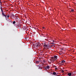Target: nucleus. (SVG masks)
<instances>
[{
    "label": "nucleus",
    "instance_id": "f257e3e1",
    "mask_svg": "<svg viewBox=\"0 0 76 76\" xmlns=\"http://www.w3.org/2000/svg\"><path fill=\"white\" fill-rule=\"evenodd\" d=\"M36 47H39L41 45V44L39 42H38L36 43L35 44Z\"/></svg>",
    "mask_w": 76,
    "mask_h": 76
},
{
    "label": "nucleus",
    "instance_id": "f03ea898",
    "mask_svg": "<svg viewBox=\"0 0 76 76\" xmlns=\"http://www.w3.org/2000/svg\"><path fill=\"white\" fill-rule=\"evenodd\" d=\"M55 60V59L53 58V57L51 58L50 59V61H51V62H54Z\"/></svg>",
    "mask_w": 76,
    "mask_h": 76
},
{
    "label": "nucleus",
    "instance_id": "7ed1b4c3",
    "mask_svg": "<svg viewBox=\"0 0 76 76\" xmlns=\"http://www.w3.org/2000/svg\"><path fill=\"white\" fill-rule=\"evenodd\" d=\"M53 57L54 58V59L55 60H57V56H54V57Z\"/></svg>",
    "mask_w": 76,
    "mask_h": 76
},
{
    "label": "nucleus",
    "instance_id": "20e7f679",
    "mask_svg": "<svg viewBox=\"0 0 76 76\" xmlns=\"http://www.w3.org/2000/svg\"><path fill=\"white\" fill-rule=\"evenodd\" d=\"M60 63L61 64H63V63H65V61L63 60L61 61Z\"/></svg>",
    "mask_w": 76,
    "mask_h": 76
},
{
    "label": "nucleus",
    "instance_id": "39448f33",
    "mask_svg": "<svg viewBox=\"0 0 76 76\" xmlns=\"http://www.w3.org/2000/svg\"><path fill=\"white\" fill-rule=\"evenodd\" d=\"M39 61H35L36 64H39Z\"/></svg>",
    "mask_w": 76,
    "mask_h": 76
},
{
    "label": "nucleus",
    "instance_id": "423d86ee",
    "mask_svg": "<svg viewBox=\"0 0 76 76\" xmlns=\"http://www.w3.org/2000/svg\"><path fill=\"white\" fill-rule=\"evenodd\" d=\"M12 16L13 18H15V15L13 14H12Z\"/></svg>",
    "mask_w": 76,
    "mask_h": 76
},
{
    "label": "nucleus",
    "instance_id": "0eeeda50",
    "mask_svg": "<svg viewBox=\"0 0 76 76\" xmlns=\"http://www.w3.org/2000/svg\"><path fill=\"white\" fill-rule=\"evenodd\" d=\"M68 76H71L72 75V73H71V72H70V73H68Z\"/></svg>",
    "mask_w": 76,
    "mask_h": 76
},
{
    "label": "nucleus",
    "instance_id": "6e6552de",
    "mask_svg": "<svg viewBox=\"0 0 76 76\" xmlns=\"http://www.w3.org/2000/svg\"><path fill=\"white\" fill-rule=\"evenodd\" d=\"M44 47H49L48 45H47V44L46 45H44Z\"/></svg>",
    "mask_w": 76,
    "mask_h": 76
},
{
    "label": "nucleus",
    "instance_id": "1a4fd4ad",
    "mask_svg": "<svg viewBox=\"0 0 76 76\" xmlns=\"http://www.w3.org/2000/svg\"><path fill=\"white\" fill-rule=\"evenodd\" d=\"M2 15H3V16H4L5 17H6V15L4 14V13H2Z\"/></svg>",
    "mask_w": 76,
    "mask_h": 76
},
{
    "label": "nucleus",
    "instance_id": "9d476101",
    "mask_svg": "<svg viewBox=\"0 0 76 76\" xmlns=\"http://www.w3.org/2000/svg\"><path fill=\"white\" fill-rule=\"evenodd\" d=\"M46 68L48 69H49L50 68V66H47Z\"/></svg>",
    "mask_w": 76,
    "mask_h": 76
},
{
    "label": "nucleus",
    "instance_id": "9b49d317",
    "mask_svg": "<svg viewBox=\"0 0 76 76\" xmlns=\"http://www.w3.org/2000/svg\"><path fill=\"white\" fill-rule=\"evenodd\" d=\"M53 75H56V72H53Z\"/></svg>",
    "mask_w": 76,
    "mask_h": 76
},
{
    "label": "nucleus",
    "instance_id": "f8f14e48",
    "mask_svg": "<svg viewBox=\"0 0 76 76\" xmlns=\"http://www.w3.org/2000/svg\"><path fill=\"white\" fill-rule=\"evenodd\" d=\"M7 17L8 18H9V14H7Z\"/></svg>",
    "mask_w": 76,
    "mask_h": 76
},
{
    "label": "nucleus",
    "instance_id": "ddd939ff",
    "mask_svg": "<svg viewBox=\"0 0 76 76\" xmlns=\"http://www.w3.org/2000/svg\"><path fill=\"white\" fill-rule=\"evenodd\" d=\"M71 12H74V10H73V9H72L71 10Z\"/></svg>",
    "mask_w": 76,
    "mask_h": 76
},
{
    "label": "nucleus",
    "instance_id": "4468645a",
    "mask_svg": "<svg viewBox=\"0 0 76 76\" xmlns=\"http://www.w3.org/2000/svg\"><path fill=\"white\" fill-rule=\"evenodd\" d=\"M15 23H16V22L15 21H14L13 22V24H15Z\"/></svg>",
    "mask_w": 76,
    "mask_h": 76
},
{
    "label": "nucleus",
    "instance_id": "2eb2a0df",
    "mask_svg": "<svg viewBox=\"0 0 76 76\" xmlns=\"http://www.w3.org/2000/svg\"><path fill=\"white\" fill-rule=\"evenodd\" d=\"M47 44V42H46L45 43H44V45H46Z\"/></svg>",
    "mask_w": 76,
    "mask_h": 76
},
{
    "label": "nucleus",
    "instance_id": "dca6fc26",
    "mask_svg": "<svg viewBox=\"0 0 76 76\" xmlns=\"http://www.w3.org/2000/svg\"><path fill=\"white\" fill-rule=\"evenodd\" d=\"M10 18H12V14L10 15Z\"/></svg>",
    "mask_w": 76,
    "mask_h": 76
},
{
    "label": "nucleus",
    "instance_id": "f3484780",
    "mask_svg": "<svg viewBox=\"0 0 76 76\" xmlns=\"http://www.w3.org/2000/svg\"><path fill=\"white\" fill-rule=\"evenodd\" d=\"M43 63H45V61L44 60H43Z\"/></svg>",
    "mask_w": 76,
    "mask_h": 76
},
{
    "label": "nucleus",
    "instance_id": "a211bd4d",
    "mask_svg": "<svg viewBox=\"0 0 76 76\" xmlns=\"http://www.w3.org/2000/svg\"><path fill=\"white\" fill-rule=\"evenodd\" d=\"M71 73L72 74L71 75H74V74L73 73V72H71Z\"/></svg>",
    "mask_w": 76,
    "mask_h": 76
},
{
    "label": "nucleus",
    "instance_id": "6ab92c4d",
    "mask_svg": "<svg viewBox=\"0 0 76 76\" xmlns=\"http://www.w3.org/2000/svg\"><path fill=\"white\" fill-rule=\"evenodd\" d=\"M41 35H42V37H45V36H44V34H42Z\"/></svg>",
    "mask_w": 76,
    "mask_h": 76
},
{
    "label": "nucleus",
    "instance_id": "aec40b11",
    "mask_svg": "<svg viewBox=\"0 0 76 76\" xmlns=\"http://www.w3.org/2000/svg\"><path fill=\"white\" fill-rule=\"evenodd\" d=\"M0 9L1 10H2V7H1Z\"/></svg>",
    "mask_w": 76,
    "mask_h": 76
},
{
    "label": "nucleus",
    "instance_id": "412c9836",
    "mask_svg": "<svg viewBox=\"0 0 76 76\" xmlns=\"http://www.w3.org/2000/svg\"><path fill=\"white\" fill-rule=\"evenodd\" d=\"M1 12L2 13H4L3 11V10H1Z\"/></svg>",
    "mask_w": 76,
    "mask_h": 76
},
{
    "label": "nucleus",
    "instance_id": "4be33fe9",
    "mask_svg": "<svg viewBox=\"0 0 76 76\" xmlns=\"http://www.w3.org/2000/svg\"><path fill=\"white\" fill-rule=\"evenodd\" d=\"M45 69H46V70H47V67H45Z\"/></svg>",
    "mask_w": 76,
    "mask_h": 76
},
{
    "label": "nucleus",
    "instance_id": "5701e85b",
    "mask_svg": "<svg viewBox=\"0 0 76 76\" xmlns=\"http://www.w3.org/2000/svg\"><path fill=\"white\" fill-rule=\"evenodd\" d=\"M51 44H53L54 43H53V42H52V43H51Z\"/></svg>",
    "mask_w": 76,
    "mask_h": 76
},
{
    "label": "nucleus",
    "instance_id": "b1692460",
    "mask_svg": "<svg viewBox=\"0 0 76 76\" xmlns=\"http://www.w3.org/2000/svg\"><path fill=\"white\" fill-rule=\"evenodd\" d=\"M16 19H18V17L15 18Z\"/></svg>",
    "mask_w": 76,
    "mask_h": 76
},
{
    "label": "nucleus",
    "instance_id": "393cba45",
    "mask_svg": "<svg viewBox=\"0 0 76 76\" xmlns=\"http://www.w3.org/2000/svg\"><path fill=\"white\" fill-rule=\"evenodd\" d=\"M53 45H52V46H51V47H53Z\"/></svg>",
    "mask_w": 76,
    "mask_h": 76
},
{
    "label": "nucleus",
    "instance_id": "a878e982",
    "mask_svg": "<svg viewBox=\"0 0 76 76\" xmlns=\"http://www.w3.org/2000/svg\"><path fill=\"white\" fill-rule=\"evenodd\" d=\"M0 3H1V0H0Z\"/></svg>",
    "mask_w": 76,
    "mask_h": 76
},
{
    "label": "nucleus",
    "instance_id": "bb28decb",
    "mask_svg": "<svg viewBox=\"0 0 76 76\" xmlns=\"http://www.w3.org/2000/svg\"><path fill=\"white\" fill-rule=\"evenodd\" d=\"M61 50H63V49H61Z\"/></svg>",
    "mask_w": 76,
    "mask_h": 76
},
{
    "label": "nucleus",
    "instance_id": "cd10ccee",
    "mask_svg": "<svg viewBox=\"0 0 76 76\" xmlns=\"http://www.w3.org/2000/svg\"><path fill=\"white\" fill-rule=\"evenodd\" d=\"M44 28H45L43 27V29H44Z\"/></svg>",
    "mask_w": 76,
    "mask_h": 76
},
{
    "label": "nucleus",
    "instance_id": "c85d7f7f",
    "mask_svg": "<svg viewBox=\"0 0 76 76\" xmlns=\"http://www.w3.org/2000/svg\"><path fill=\"white\" fill-rule=\"evenodd\" d=\"M39 66H40V64H39Z\"/></svg>",
    "mask_w": 76,
    "mask_h": 76
},
{
    "label": "nucleus",
    "instance_id": "c756f323",
    "mask_svg": "<svg viewBox=\"0 0 76 76\" xmlns=\"http://www.w3.org/2000/svg\"><path fill=\"white\" fill-rule=\"evenodd\" d=\"M62 72L64 73V72L62 71Z\"/></svg>",
    "mask_w": 76,
    "mask_h": 76
},
{
    "label": "nucleus",
    "instance_id": "7c9ffc66",
    "mask_svg": "<svg viewBox=\"0 0 76 76\" xmlns=\"http://www.w3.org/2000/svg\"><path fill=\"white\" fill-rule=\"evenodd\" d=\"M55 69H57V68H56Z\"/></svg>",
    "mask_w": 76,
    "mask_h": 76
},
{
    "label": "nucleus",
    "instance_id": "2f4dec72",
    "mask_svg": "<svg viewBox=\"0 0 76 76\" xmlns=\"http://www.w3.org/2000/svg\"><path fill=\"white\" fill-rule=\"evenodd\" d=\"M41 36V37H42V36Z\"/></svg>",
    "mask_w": 76,
    "mask_h": 76
},
{
    "label": "nucleus",
    "instance_id": "473e14b6",
    "mask_svg": "<svg viewBox=\"0 0 76 76\" xmlns=\"http://www.w3.org/2000/svg\"><path fill=\"white\" fill-rule=\"evenodd\" d=\"M61 52H62V51H61Z\"/></svg>",
    "mask_w": 76,
    "mask_h": 76
}]
</instances>
